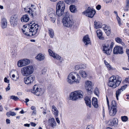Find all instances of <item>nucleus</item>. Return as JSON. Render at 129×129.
I'll return each mask as SVG.
<instances>
[{"label": "nucleus", "mask_w": 129, "mask_h": 129, "mask_svg": "<svg viewBox=\"0 0 129 129\" xmlns=\"http://www.w3.org/2000/svg\"><path fill=\"white\" fill-rule=\"evenodd\" d=\"M38 29V25L37 24H31V23L29 24L28 27H25V30L22 29V31L25 35L31 36L35 35L37 33Z\"/></svg>", "instance_id": "nucleus-1"}, {"label": "nucleus", "mask_w": 129, "mask_h": 129, "mask_svg": "<svg viewBox=\"0 0 129 129\" xmlns=\"http://www.w3.org/2000/svg\"><path fill=\"white\" fill-rule=\"evenodd\" d=\"M108 85L109 87H112L113 88H115L118 86L120 83L122 81L121 77L118 76H113L109 79Z\"/></svg>", "instance_id": "nucleus-2"}, {"label": "nucleus", "mask_w": 129, "mask_h": 129, "mask_svg": "<svg viewBox=\"0 0 129 129\" xmlns=\"http://www.w3.org/2000/svg\"><path fill=\"white\" fill-rule=\"evenodd\" d=\"M64 17L62 19V21L63 25L68 27H72L74 25V22L73 20L70 18L69 12H67L64 14Z\"/></svg>", "instance_id": "nucleus-3"}, {"label": "nucleus", "mask_w": 129, "mask_h": 129, "mask_svg": "<svg viewBox=\"0 0 129 129\" xmlns=\"http://www.w3.org/2000/svg\"><path fill=\"white\" fill-rule=\"evenodd\" d=\"M83 95V93L82 91L80 90L76 91L71 93L69 99L73 101H75L78 99L82 98Z\"/></svg>", "instance_id": "nucleus-4"}, {"label": "nucleus", "mask_w": 129, "mask_h": 129, "mask_svg": "<svg viewBox=\"0 0 129 129\" xmlns=\"http://www.w3.org/2000/svg\"><path fill=\"white\" fill-rule=\"evenodd\" d=\"M34 68L32 66H28L22 68L21 72L23 76H27L31 74L34 72Z\"/></svg>", "instance_id": "nucleus-5"}, {"label": "nucleus", "mask_w": 129, "mask_h": 129, "mask_svg": "<svg viewBox=\"0 0 129 129\" xmlns=\"http://www.w3.org/2000/svg\"><path fill=\"white\" fill-rule=\"evenodd\" d=\"M31 92L34 94L38 96H41L44 93L43 90L40 88H39L37 85H35L34 86Z\"/></svg>", "instance_id": "nucleus-6"}, {"label": "nucleus", "mask_w": 129, "mask_h": 129, "mask_svg": "<svg viewBox=\"0 0 129 129\" xmlns=\"http://www.w3.org/2000/svg\"><path fill=\"white\" fill-rule=\"evenodd\" d=\"M96 11L94 9L88 7L86 11L83 12V13L86 16L92 18L93 17Z\"/></svg>", "instance_id": "nucleus-7"}, {"label": "nucleus", "mask_w": 129, "mask_h": 129, "mask_svg": "<svg viewBox=\"0 0 129 129\" xmlns=\"http://www.w3.org/2000/svg\"><path fill=\"white\" fill-rule=\"evenodd\" d=\"M48 52L49 55L50 56H52L54 59H56L57 60H59L60 63H61L63 60V59L61 57L59 56L57 54L54 53L51 49H49Z\"/></svg>", "instance_id": "nucleus-8"}, {"label": "nucleus", "mask_w": 129, "mask_h": 129, "mask_svg": "<svg viewBox=\"0 0 129 129\" xmlns=\"http://www.w3.org/2000/svg\"><path fill=\"white\" fill-rule=\"evenodd\" d=\"M35 76L34 75H31L28 77H26L24 78V81L25 83L29 84L33 83L35 80Z\"/></svg>", "instance_id": "nucleus-9"}, {"label": "nucleus", "mask_w": 129, "mask_h": 129, "mask_svg": "<svg viewBox=\"0 0 129 129\" xmlns=\"http://www.w3.org/2000/svg\"><path fill=\"white\" fill-rule=\"evenodd\" d=\"M77 73L75 72H72L69 74L67 79V81L69 83L71 84H73V81L77 76Z\"/></svg>", "instance_id": "nucleus-10"}, {"label": "nucleus", "mask_w": 129, "mask_h": 129, "mask_svg": "<svg viewBox=\"0 0 129 129\" xmlns=\"http://www.w3.org/2000/svg\"><path fill=\"white\" fill-rule=\"evenodd\" d=\"M18 20L17 16L16 15H14L11 17L10 22L11 25L15 27L17 25Z\"/></svg>", "instance_id": "nucleus-11"}, {"label": "nucleus", "mask_w": 129, "mask_h": 129, "mask_svg": "<svg viewBox=\"0 0 129 129\" xmlns=\"http://www.w3.org/2000/svg\"><path fill=\"white\" fill-rule=\"evenodd\" d=\"M30 63V61L28 59L21 60L18 61L17 65L19 67H21L29 64Z\"/></svg>", "instance_id": "nucleus-12"}, {"label": "nucleus", "mask_w": 129, "mask_h": 129, "mask_svg": "<svg viewBox=\"0 0 129 129\" xmlns=\"http://www.w3.org/2000/svg\"><path fill=\"white\" fill-rule=\"evenodd\" d=\"M85 88L87 91L88 94H90L92 92V83L89 81L85 82Z\"/></svg>", "instance_id": "nucleus-13"}, {"label": "nucleus", "mask_w": 129, "mask_h": 129, "mask_svg": "<svg viewBox=\"0 0 129 129\" xmlns=\"http://www.w3.org/2000/svg\"><path fill=\"white\" fill-rule=\"evenodd\" d=\"M113 53L114 54H122L123 53L122 48L119 46H116L114 47L113 49Z\"/></svg>", "instance_id": "nucleus-14"}, {"label": "nucleus", "mask_w": 129, "mask_h": 129, "mask_svg": "<svg viewBox=\"0 0 129 129\" xmlns=\"http://www.w3.org/2000/svg\"><path fill=\"white\" fill-rule=\"evenodd\" d=\"M65 4L63 1H60L57 3L56 4V9L64 10Z\"/></svg>", "instance_id": "nucleus-15"}, {"label": "nucleus", "mask_w": 129, "mask_h": 129, "mask_svg": "<svg viewBox=\"0 0 129 129\" xmlns=\"http://www.w3.org/2000/svg\"><path fill=\"white\" fill-rule=\"evenodd\" d=\"M109 110V114L111 116H115L117 112V109L116 108L110 107L108 108Z\"/></svg>", "instance_id": "nucleus-16"}, {"label": "nucleus", "mask_w": 129, "mask_h": 129, "mask_svg": "<svg viewBox=\"0 0 129 129\" xmlns=\"http://www.w3.org/2000/svg\"><path fill=\"white\" fill-rule=\"evenodd\" d=\"M109 45H103V51L104 53L107 54L109 55L110 54L111 52V50H110V47H109Z\"/></svg>", "instance_id": "nucleus-17"}, {"label": "nucleus", "mask_w": 129, "mask_h": 129, "mask_svg": "<svg viewBox=\"0 0 129 129\" xmlns=\"http://www.w3.org/2000/svg\"><path fill=\"white\" fill-rule=\"evenodd\" d=\"M49 121L50 126L53 128L55 127L56 123L55 119L53 118L50 117L49 119Z\"/></svg>", "instance_id": "nucleus-18"}, {"label": "nucleus", "mask_w": 129, "mask_h": 129, "mask_svg": "<svg viewBox=\"0 0 129 129\" xmlns=\"http://www.w3.org/2000/svg\"><path fill=\"white\" fill-rule=\"evenodd\" d=\"M118 122V120L117 118H113L109 122V125L111 126H113L114 125L117 124Z\"/></svg>", "instance_id": "nucleus-19"}, {"label": "nucleus", "mask_w": 129, "mask_h": 129, "mask_svg": "<svg viewBox=\"0 0 129 129\" xmlns=\"http://www.w3.org/2000/svg\"><path fill=\"white\" fill-rule=\"evenodd\" d=\"M103 27L104 29L107 36H108L110 35L111 33V29L110 27L107 25H104Z\"/></svg>", "instance_id": "nucleus-20"}, {"label": "nucleus", "mask_w": 129, "mask_h": 129, "mask_svg": "<svg viewBox=\"0 0 129 129\" xmlns=\"http://www.w3.org/2000/svg\"><path fill=\"white\" fill-rule=\"evenodd\" d=\"M52 111L55 117H57L58 115V111L56 108L53 105L52 106Z\"/></svg>", "instance_id": "nucleus-21"}, {"label": "nucleus", "mask_w": 129, "mask_h": 129, "mask_svg": "<svg viewBox=\"0 0 129 129\" xmlns=\"http://www.w3.org/2000/svg\"><path fill=\"white\" fill-rule=\"evenodd\" d=\"M83 41L85 45L86 46L90 42V39L88 35H86L83 37Z\"/></svg>", "instance_id": "nucleus-22"}, {"label": "nucleus", "mask_w": 129, "mask_h": 129, "mask_svg": "<svg viewBox=\"0 0 129 129\" xmlns=\"http://www.w3.org/2000/svg\"><path fill=\"white\" fill-rule=\"evenodd\" d=\"M29 20V18L28 17V16L27 14L23 15L22 17L21 18V20L22 22H27Z\"/></svg>", "instance_id": "nucleus-23"}, {"label": "nucleus", "mask_w": 129, "mask_h": 129, "mask_svg": "<svg viewBox=\"0 0 129 129\" xmlns=\"http://www.w3.org/2000/svg\"><path fill=\"white\" fill-rule=\"evenodd\" d=\"M2 27L4 28L7 27V20L5 18H3L1 20Z\"/></svg>", "instance_id": "nucleus-24"}, {"label": "nucleus", "mask_w": 129, "mask_h": 129, "mask_svg": "<svg viewBox=\"0 0 129 129\" xmlns=\"http://www.w3.org/2000/svg\"><path fill=\"white\" fill-rule=\"evenodd\" d=\"M37 12L36 10V9L35 8H32L30 13L29 15L33 17L36 16L37 15Z\"/></svg>", "instance_id": "nucleus-25"}, {"label": "nucleus", "mask_w": 129, "mask_h": 129, "mask_svg": "<svg viewBox=\"0 0 129 129\" xmlns=\"http://www.w3.org/2000/svg\"><path fill=\"white\" fill-rule=\"evenodd\" d=\"M84 100L86 105L89 108H91V101L90 98L88 96H86L84 99Z\"/></svg>", "instance_id": "nucleus-26"}, {"label": "nucleus", "mask_w": 129, "mask_h": 129, "mask_svg": "<svg viewBox=\"0 0 129 129\" xmlns=\"http://www.w3.org/2000/svg\"><path fill=\"white\" fill-rule=\"evenodd\" d=\"M97 36L100 39L102 40L104 39V38L102 36V32L100 29H98L96 31Z\"/></svg>", "instance_id": "nucleus-27"}, {"label": "nucleus", "mask_w": 129, "mask_h": 129, "mask_svg": "<svg viewBox=\"0 0 129 129\" xmlns=\"http://www.w3.org/2000/svg\"><path fill=\"white\" fill-rule=\"evenodd\" d=\"M64 10L56 9V13L57 15L59 17L63 15L64 17V14L65 13V12L64 13Z\"/></svg>", "instance_id": "nucleus-28"}, {"label": "nucleus", "mask_w": 129, "mask_h": 129, "mask_svg": "<svg viewBox=\"0 0 129 129\" xmlns=\"http://www.w3.org/2000/svg\"><path fill=\"white\" fill-rule=\"evenodd\" d=\"M77 76L74 79L73 81V83H75L76 84H78L79 83L80 81L81 77L77 73Z\"/></svg>", "instance_id": "nucleus-29"}, {"label": "nucleus", "mask_w": 129, "mask_h": 129, "mask_svg": "<svg viewBox=\"0 0 129 129\" xmlns=\"http://www.w3.org/2000/svg\"><path fill=\"white\" fill-rule=\"evenodd\" d=\"M92 105L95 108H97L98 107V104L97 99L95 98H93L92 99Z\"/></svg>", "instance_id": "nucleus-30"}, {"label": "nucleus", "mask_w": 129, "mask_h": 129, "mask_svg": "<svg viewBox=\"0 0 129 129\" xmlns=\"http://www.w3.org/2000/svg\"><path fill=\"white\" fill-rule=\"evenodd\" d=\"M51 11L49 13V16L50 18H52V17L56 18V14L54 11L52 9H51Z\"/></svg>", "instance_id": "nucleus-31"}, {"label": "nucleus", "mask_w": 129, "mask_h": 129, "mask_svg": "<svg viewBox=\"0 0 129 129\" xmlns=\"http://www.w3.org/2000/svg\"><path fill=\"white\" fill-rule=\"evenodd\" d=\"M70 11L73 13L76 12L77 10L76 6L73 5H71L70 6Z\"/></svg>", "instance_id": "nucleus-32"}, {"label": "nucleus", "mask_w": 129, "mask_h": 129, "mask_svg": "<svg viewBox=\"0 0 129 129\" xmlns=\"http://www.w3.org/2000/svg\"><path fill=\"white\" fill-rule=\"evenodd\" d=\"M36 58L40 61H41L44 59V56L43 54L41 53H40L37 56Z\"/></svg>", "instance_id": "nucleus-33"}, {"label": "nucleus", "mask_w": 129, "mask_h": 129, "mask_svg": "<svg viewBox=\"0 0 129 129\" xmlns=\"http://www.w3.org/2000/svg\"><path fill=\"white\" fill-rule=\"evenodd\" d=\"M48 33L50 37L52 38H53L54 36L53 30L51 28H49Z\"/></svg>", "instance_id": "nucleus-34"}, {"label": "nucleus", "mask_w": 129, "mask_h": 129, "mask_svg": "<svg viewBox=\"0 0 129 129\" xmlns=\"http://www.w3.org/2000/svg\"><path fill=\"white\" fill-rule=\"evenodd\" d=\"M94 27L96 29L100 28L102 27V24L98 22H97L95 21L94 22Z\"/></svg>", "instance_id": "nucleus-35"}, {"label": "nucleus", "mask_w": 129, "mask_h": 129, "mask_svg": "<svg viewBox=\"0 0 129 129\" xmlns=\"http://www.w3.org/2000/svg\"><path fill=\"white\" fill-rule=\"evenodd\" d=\"M79 73L81 76L84 78H85L87 76V74L85 71H80Z\"/></svg>", "instance_id": "nucleus-36"}, {"label": "nucleus", "mask_w": 129, "mask_h": 129, "mask_svg": "<svg viewBox=\"0 0 129 129\" xmlns=\"http://www.w3.org/2000/svg\"><path fill=\"white\" fill-rule=\"evenodd\" d=\"M10 76L12 80L14 81H16L19 79V76H18V77L16 76L15 77V75L14 74L12 75V77L10 75Z\"/></svg>", "instance_id": "nucleus-37"}, {"label": "nucleus", "mask_w": 129, "mask_h": 129, "mask_svg": "<svg viewBox=\"0 0 129 129\" xmlns=\"http://www.w3.org/2000/svg\"><path fill=\"white\" fill-rule=\"evenodd\" d=\"M122 91L120 89H118L116 91V96L117 99V100L118 99V97L119 96L121 92Z\"/></svg>", "instance_id": "nucleus-38"}, {"label": "nucleus", "mask_w": 129, "mask_h": 129, "mask_svg": "<svg viewBox=\"0 0 129 129\" xmlns=\"http://www.w3.org/2000/svg\"><path fill=\"white\" fill-rule=\"evenodd\" d=\"M111 104L112 106L111 107H113V108H117L116 103L115 101H112L111 102Z\"/></svg>", "instance_id": "nucleus-39"}, {"label": "nucleus", "mask_w": 129, "mask_h": 129, "mask_svg": "<svg viewBox=\"0 0 129 129\" xmlns=\"http://www.w3.org/2000/svg\"><path fill=\"white\" fill-rule=\"evenodd\" d=\"M76 0H64L65 2L67 4H71L76 2Z\"/></svg>", "instance_id": "nucleus-40"}, {"label": "nucleus", "mask_w": 129, "mask_h": 129, "mask_svg": "<svg viewBox=\"0 0 129 129\" xmlns=\"http://www.w3.org/2000/svg\"><path fill=\"white\" fill-rule=\"evenodd\" d=\"M122 120L124 122L128 120V118L126 116H122L121 117Z\"/></svg>", "instance_id": "nucleus-41"}, {"label": "nucleus", "mask_w": 129, "mask_h": 129, "mask_svg": "<svg viewBox=\"0 0 129 129\" xmlns=\"http://www.w3.org/2000/svg\"><path fill=\"white\" fill-rule=\"evenodd\" d=\"M116 19L117 20L119 26H120L121 25V19L118 16H117L116 17Z\"/></svg>", "instance_id": "nucleus-42"}, {"label": "nucleus", "mask_w": 129, "mask_h": 129, "mask_svg": "<svg viewBox=\"0 0 129 129\" xmlns=\"http://www.w3.org/2000/svg\"><path fill=\"white\" fill-rule=\"evenodd\" d=\"M10 99H11L15 101H17L19 99V98H18L17 96H15L14 95H12L11 96Z\"/></svg>", "instance_id": "nucleus-43"}, {"label": "nucleus", "mask_w": 129, "mask_h": 129, "mask_svg": "<svg viewBox=\"0 0 129 129\" xmlns=\"http://www.w3.org/2000/svg\"><path fill=\"white\" fill-rule=\"evenodd\" d=\"M32 8L26 7L24 8V10L25 12L27 13H29V14Z\"/></svg>", "instance_id": "nucleus-44"}, {"label": "nucleus", "mask_w": 129, "mask_h": 129, "mask_svg": "<svg viewBox=\"0 0 129 129\" xmlns=\"http://www.w3.org/2000/svg\"><path fill=\"white\" fill-rule=\"evenodd\" d=\"M115 40L116 42L118 43H120L121 42V39L119 37L116 38L115 39Z\"/></svg>", "instance_id": "nucleus-45"}, {"label": "nucleus", "mask_w": 129, "mask_h": 129, "mask_svg": "<svg viewBox=\"0 0 129 129\" xmlns=\"http://www.w3.org/2000/svg\"><path fill=\"white\" fill-rule=\"evenodd\" d=\"M94 94L98 96V95L99 94V92L98 89V88H95V90L94 91Z\"/></svg>", "instance_id": "nucleus-46"}, {"label": "nucleus", "mask_w": 129, "mask_h": 129, "mask_svg": "<svg viewBox=\"0 0 129 129\" xmlns=\"http://www.w3.org/2000/svg\"><path fill=\"white\" fill-rule=\"evenodd\" d=\"M127 86V85H125L122 86L120 89L122 91L125 89Z\"/></svg>", "instance_id": "nucleus-47"}, {"label": "nucleus", "mask_w": 129, "mask_h": 129, "mask_svg": "<svg viewBox=\"0 0 129 129\" xmlns=\"http://www.w3.org/2000/svg\"><path fill=\"white\" fill-rule=\"evenodd\" d=\"M80 69H85L86 68V64H80Z\"/></svg>", "instance_id": "nucleus-48"}, {"label": "nucleus", "mask_w": 129, "mask_h": 129, "mask_svg": "<svg viewBox=\"0 0 129 129\" xmlns=\"http://www.w3.org/2000/svg\"><path fill=\"white\" fill-rule=\"evenodd\" d=\"M47 71V69L46 68H44L42 71V74H45Z\"/></svg>", "instance_id": "nucleus-49"}, {"label": "nucleus", "mask_w": 129, "mask_h": 129, "mask_svg": "<svg viewBox=\"0 0 129 129\" xmlns=\"http://www.w3.org/2000/svg\"><path fill=\"white\" fill-rule=\"evenodd\" d=\"M86 129H93V125H88L86 127Z\"/></svg>", "instance_id": "nucleus-50"}, {"label": "nucleus", "mask_w": 129, "mask_h": 129, "mask_svg": "<svg viewBox=\"0 0 129 129\" xmlns=\"http://www.w3.org/2000/svg\"><path fill=\"white\" fill-rule=\"evenodd\" d=\"M126 54H127L128 57V61L129 62V49H126Z\"/></svg>", "instance_id": "nucleus-51"}, {"label": "nucleus", "mask_w": 129, "mask_h": 129, "mask_svg": "<svg viewBox=\"0 0 129 129\" xmlns=\"http://www.w3.org/2000/svg\"><path fill=\"white\" fill-rule=\"evenodd\" d=\"M75 69L76 70H79L80 69V64L77 65L75 66Z\"/></svg>", "instance_id": "nucleus-52"}, {"label": "nucleus", "mask_w": 129, "mask_h": 129, "mask_svg": "<svg viewBox=\"0 0 129 129\" xmlns=\"http://www.w3.org/2000/svg\"><path fill=\"white\" fill-rule=\"evenodd\" d=\"M107 104L108 106V108L110 107L109 105V101L107 96H106Z\"/></svg>", "instance_id": "nucleus-53"}, {"label": "nucleus", "mask_w": 129, "mask_h": 129, "mask_svg": "<svg viewBox=\"0 0 129 129\" xmlns=\"http://www.w3.org/2000/svg\"><path fill=\"white\" fill-rule=\"evenodd\" d=\"M106 66L109 70H110L112 69V67L109 64H108Z\"/></svg>", "instance_id": "nucleus-54"}, {"label": "nucleus", "mask_w": 129, "mask_h": 129, "mask_svg": "<svg viewBox=\"0 0 129 129\" xmlns=\"http://www.w3.org/2000/svg\"><path fill=\"white\" fill-rule=\"evenodd\" d=\"M56 18L52 17V18H50V20L52 22L54 23L55 22V20H56Z\"/></svg>", "instance_id": "nucleus-55"}, {"label": "nucleus", "mask_w": 129, "mask_h": 129, "mask_svg": "<svg viewBox=\"0 0 129 129\" xmlns=\"http://www.w3.org/2000/svg\"><path fill=\"white\" fill-rule=\"evenodd\" d=\"M101 8V6L100 5H98L96 7V8L98 10H100V9Z\"/></svg>", "instance_id": "nucleus-56"}, {"label": "nucleus", "mask_w": 129, "mask_h": 129, "mask_svg": "<svg viewBox=\"0 0 129 129\" xmlns=\"http://www.w3.org/2000/svg\"><path fill=\"white\" fill-rule=\"evenodd\" d=\"M113 45H114V43L113 42H111V43L110 45V47L109 46V47H110V50H111L112 49L113 47Z\"/></svg>", "instance_id": "nucleus-57"}, {"label": "nucleus", "mask_w": 129, "mask_h": 129, "mask_svg": "<svg viewBox=\"0 0 129 129\" xmlns=\"http://www.w3.org/2000/svg\"><path fill=\"white\" fill-rule=\"evenodd\" d=\"M10 115H11L12 116H14L16 115V114L14 112L10 111Z\"/></svg>", "instance_id": "nucleus-58"}, {"label": "nucleus", "mask_w": 129, "mask_h": 129, "mask_svg": "<svg viewBox=\"0 0 129 129\" xmlns=\"http://www.w3.org/2000/svg\"><path fill=\"white\" fill-rule=\"evenodd\" d=\"M36 114V110H33L32 113V115H35Z\"/></svg>", "instance_id": "nucleus-59"}, {"label": "nucleus", "mask_w": 129, "mask_h": 129, "mask_svg": "<svg viewBox=\"0 0 129 129\" xmlns=\"http://www.w3.org/2000/svg\"><path fill=\"white\" fill-rule=\"evenodd\" d=\"M4 81L5 82L7 83H9V80H8L7 78L6 77H5L4 78Z\"/></svg>", "instance_id": "nucleus-60"}, {"label": "nucleus", "mask_w": 129, "mask_h": 129, "mask_svg": "<svg viewBox=\"0 0 129 129\" xmlns=\"http://www.w3.org/2000/svg\"><path fill=\"white\" fill-rule=\"evenodd\" d=\"M10 84H9L7 87L6 88V89L7 91L9 90L10 89Z\"/></svg>", "instance_id": "nucleus-61"}, {"label": "nucleus", "mask_w": 129, "mask_h": 129, "mask_svg": "<svg viewBox=\"0 0 129 129\" xmlns=\"http://www.w3.org/2000/svg\"><path fill=\"white\" fill-rule=\"evenodd\" d=\"M129 7L128 6H125V9H124L125 12H126L128 11L129 10Z\"/></svg>", "instance_id": "nucleus-62"}, {"label": "nucleus", "mask_w": 129, "mask_h": 129, "mask_svg": "<svg viewBox=\"0 0 129 129\" xmlns=\"http://www.w3.org/2000/svg\"><path fill=\"white\" fill-rule=\"evenodd\" d=\"M56 120L58 124H60V121L59 119V118L57 117L56 118Z\"/></svg>", "instance_id": "nucleus-63"}, {"label": "nucleus", "mask_w": 129, "mask_h": 129, "mask_svg": "<svg viewBox=\"0 0 129 129\" xmlns=\"http://www.w3.org/2000/svg\"><path fill=\"white\" fill-rule=\"evenodd\" d=\"M10 111L9 112H7L6 113V115L8 116V117H10Z\"/></svg>", "instance_id": "nucleus-64"}]
</instances>
